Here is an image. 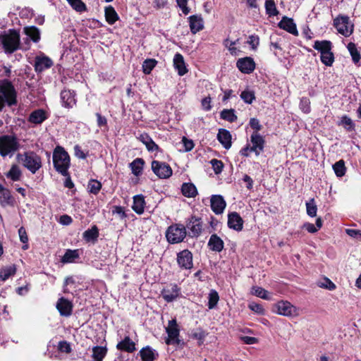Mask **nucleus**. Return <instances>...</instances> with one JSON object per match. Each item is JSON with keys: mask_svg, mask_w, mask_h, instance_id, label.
<instances>
[{"mask_svg": "<svg viewBox=\"0 0 361 361\" xmlns=\"http://www.w3.org/2000/svg\"><path fill=\"white\" fill-rule=\"evenodd\" d=\"M0 43L6 54H11L18 49H28L29 46L23 49L20 43V36L18 30L10 29L0 35Z\"/></svg>", "mask_w": 361, "mask_h": 361, "instance_id": "obj_1", "label": "nucleus"}, {"mask_svg": "<svg viewBox=\"0 0 361 361\" xmlns=\"http://www.w3.org/2000/svg\"><path fill=\"white\" fill-rule=\"evenodd\" d=\"M53 163L56 171L63 176H68L70 157L62 147L58 146L55 148L53 153Z\"/></svg>", "mask_w": 361, "mask_h": 361, "instance_id": "obj_2", "label": "nucleus"}, {"mask_svg": "<svg viewBox=\"0 0 361 361\" xmlns=\"http://www.w3.org/2000/svg\"><path fill=\"white\" fill-rule=\"evenodd\" d=\"M16 159L33 174L42 167L41 157L32 151L19 153L17 154Z\"/></svg>", "mask_w": 361, "mask_h": 361, "instance_id": "obj_3", "label": "nucleus"}, {"mask_svg": "<svg viewBox=\"0 0 361 361\" xmlns=\"http://www.w3.org/2000/svg\"><path fill=\"white\" fill-rule=\"evenodd\" d=\"M19 147L20 144L16 136L11 135L0 136V155L1 157H12Z\"/></svg>", "mask_w": 361, "mask_h": 361, "instance_id": "obj_4", "label": "nucleus"}, {"mask_svg": "<svg viewBox=\"0 0 361 361\" xmlns=\"http://www.w3.org/2000/svg\"><path fill=\"white\" fill-rule=\"evenodd\" d=\"M313 48L318 50L321 53L322 62L327 66H331L334 61V56L331 52V42L326 40L315 41Z\"/></svg>", "mask_w": 361, "mask_h": 361, "instance_id": "obj_5", "label": "nucleus"}, {"mask_svg": "<svg viewBox=\"0 0 361 361\" xmlns=\"http://www.w3.org/2000/svg\"><path fill=\"white\" fill-rule=\"evenodd\" d=\"M187 235L185 226L175 224L169 226L166 231V237L169 243L176 244L182 242Z\"/></svg>", "mask_w": 361, "mask_h": 361, "instance_id": "obj_6", "label": "nucleus"}, {"mask_svg": "<svg viewBox=\"0 0 361 361\" xmlns=\"http://www.w3.org/2000/svg\"><path fill=\"white\" fill-rule=\"evenodd\" d=\"M0 94H2L8 106H13L17 103L16 90L12 83L7 80L0 83Z\"/></svg>", "mask_w": 361, "mask_h": 361, "instance_id": "obj_7", "label": "nucleus"}, {"mask_svg": "<svg viewBox=\"0 0 361 361\" xmlns=\"http://www.w3.org/2000/svg\"><path fill=\"white\" fill-rule=\"evenodd\" d=\"M274 311L285 317H294L298 314L297 308L288 301H279L274 305Z\"/></svg>", "mask_w": 361, "mask_h": 361, "instance_id": "obj_8", "label": "nucleus"}, {"mask_svg": "<svg viewBox=\"0 0 361 361\" xmlns=\"http://www.w3.org/2000/svg\"><path fill=\"white\" fill-rule=\"evenodd\" d=\"M334 25L338 32L341 35L348 37L353 32V25L350 24L348 16H338L334 20Z\"/></svg>", "mask_w": 361, "mask_h": 361, "instance_id": "obj_9", "label": "nucleus"}, {"mask_svg": "<svg viewBox=\"0 0 361 361\" xmlns=\"http://www.w3.org/2000/svg\"><path fill=\"white\" fill-rule=\"evenodd\" d=\"M152 169L160 178H168L172 175V169L171 166L165 162L156 160L152 161Z\"/></svg>", "mask_w": 361, "mask_h": 361, "instance_id": "obj_10", "label": "nucleus"}, {"mask_svg": "<svg viewBox=\"0 0 361 361\" xmlns=\"http://www.w3.org/2000/svg\"><path fill=\"white\" fill-rule=\"evenodd\" d=\"M189 231V236L198 237L202 233V226L200 218L191 216L187 221L185 228Z\"/></svg>", "mask_w": 361, "mask_h": 361, "instance_id": "obj_11", "label": "nucleus"}, {"mask_svg": "<svg viewBox=\"0 0 361 361\" xmlns=\"http://www.w3.org/2000/svg\"><path fill=\"white\" fill-rule=\"evenodd\" d=\"M166 332L168 334L169 338L166 340V343L168 345L172 343H180V340L178 339L179 336V329L178 328V325L176 319H172L169 322V325L166 327Z\"/></svg>", "mask_w": 361, "mask_h": 361, "instance_id": "obj_12", "label": "nucleus"}, {"mask_svg": "<svg viewBox=\"0 0 361 361\" xmlns=\"http://www.w3.org/2000/svg\"><path fill=\"white\" fill-rule=\"evenodd\" d=\"M252 143L250 151L255 153L257 156L263 151L264 147V139L257 132H253L250 136Z\"/></svg>", "mask_w": 361, "mask_h": 361, "instance_id": "obj_13", "label": "nucleus"}, {"mask_svg": "<svg viewBox=\"0 0 361 361\" xmlns=\"http://www.w3.org/2000/svg\"><path fill=\"white\" fill-rule=\"evenodd\" d=\"M177 262L180 268L190 269L192 267V255L188 250H184L177 255Z\"/></svg>", "mask_w": 361, "mask_h": 361, "instance_id": "obj_14", "label": "nucleus"}, {"mask_svg": "<svg viewBox=\"0 0 361 361\" xmlns=\"http://www.w3.org/2000/svg\"><path fill=\"white\" fill-rule=\"evenodd\" d=\"M236 66L242 73L250 74L255 70V63L251 57H245L237 61Z\"/></svg>", "mask_w": 361, "mask_h": 361, "instance_id": "obj_15", "label": "nucleus"}, {"mask_svg": "<svg viewBox=\"0 0 361 361\" xmlns=\"http://www.w3.org/2000/svg\"><path fill=\"white\" fill-rule=\"evenodd\" d=\"M211 208L216 214H221L226 206V203L221 195H214L211 197Z\"/></svg>", "mask_w": 361, "mask_h": 361, "instance_id": "obj_16", "label": "nucleus"}, {"mask_svg": "<svg viewBox=\"0 0 361 361\" xmlns=\"http://www.w3.org/2000/svg\"><path fill=\"white\" fill-rule=\"evenodd\" d=\"M56 307L61 316L69 317L72 314L73 304L64 298L58 300Z\"/></svg>", "mask_w": 361, "mask_h": 361, "instance_id": "obj_17", "label": "nucleus"}, {"mask_svg": "<svg viewBox=\"0 0 361 361\" xmlns=\"http://www.w3.org/2000/svg\"><path fill=\"white\" fill-rule=\"evenodd\" d=\"M180 288L177 285H171L161 291L163 298L168 302H171L178 298Z\"/></svg>", "mask_w": 361, "mask_h": 361, "instance_id": "obj_18", "label": "nucleus"}, {"mask_svg": "<svg viewBox=\"0 0 361 361\" xmlns=\"http://www.w3.org/2000/svg\"><path fill=\"white\" fill-rule=\"evenodd\" d=\"M48 118L47 112L42 109H38L30 114L28 121L35 125H39Z\"/></svg>", "mask_w": 361, "mask_h": 361, "instance_id": "obj_19", "label": "nucleus"}, {"mask_svg": "<svg viewBox=\"0 0 361 361\" xmlns=\"http://www.w3.org/2000/svg\"><path fill=\"white\" fill-rule=\"evenodd\" d=\"M279 27L295 36L298 35L296 25L292 18L286 16L283 17L279 23Z\"/></svg>", "mask_w": 361, "mask_h": 361, "instance_id": "obj_20", "label": "nucleus"}, {"mask_svg": "<svg viewBox=\"0 0 361 361\" xmlns=\"http://www.w3.org/2000/svg\"><path fill=\"white\" fill-rule=\"evenodd\" d=\"M243 220L237 212H232L228 216V226L235 231L243 229Z\"/></svg>", "mask_w": 361, "mask_h": 361, "instance_id": "obj_21", "label": "nucleus"}, {"mask_svg": "<svg viewBox=\"0 0 361 361\" xmlns=\"http://www.w3.org/2000/svg\"><path fill=\"white\" fill-rule=\"evenodd\" d=\"M207 246L209 250L216 252H220L224 247V243L216 234H212L209 239Z\"/></svg>", "mask_w": 361, "mask_h": 361, "instance_id": "obj_22", "label": "nucleus"}, {"mask_svg": "<svg viewBox=\"0 0 361 361\" xmlns=\"http://www.w3.org/2000/svg\"><path fill=\"white\" fill-rule=\"evenodd\" d=\"M53 65L52 61L47 56H37L35 61V70L40 73L49 68Z\"/></svg>", "mask_w": 361, "mask_h": 361, "instance_id": "obj_23", "label": "nucleus"}, {"mask_svg": "<svg viewBox=\"0 0 361 361\" xmlns=\"http://www.w3.org/2000/svg\"><path fill=\"white\" fill-rule=\"evenodd\" d=\"M190 28L193 34H196L204 28V22L201 16L193 15L189 17Z\"/></svg>", "mask_w": 361, "mask_h": 361, "instance_id": "obj_24", "label": "nucleus"}, {"mask_svg": "<svg viewBox=\"0 0 361 361\" xmlns=\"http://www.w3.org/2000/svg\"><path fill=\"white\" fill-rule=\"evenodd\" d=\"M217 139L224 148L227 149L231 148V135L228 130L223 128L219 129L217 134Z\"/></svg>", "mask_w": 361, "mask_h": 361, "instance_id": "obj_25", "label": "nucleus"}, {"mask_svg": "<svg viewBox=\"0 0 361 361\" xmlns=\"http://www.w3.org/2000/svg\"><path fill=\"white\" fill-rule=\"evenodd\" d=\"M14 199L11 196L10 191L0 184V204L3 207L13 205Z\"/></svg>", "mask_w": 361, "mask_h": 361, "instance_id": "obj_26", "label": "nucleus"}, {"mask_svg": "<svg viewBox=\"0 0 361 361\" xmlns=\"http://www.w3.org/2000/svg\"><path fill=\"white\" fill-rule=\"evenodd\" d=\"M173 66L178 71V75L182 76L188 73L183 56L177 53L173 58Z\"/></svg>", "mask_w": 361, "mask_h": 361, "instance_id": "obj_27", "label": "nucleus"}, {"mask_svg": "<svg viewBox=\"0 0 361 361\" xmlns=\"http://www.w3.org/2000/svg\"><path fill=\"white\" fill-rule=\"evenodd\" d=\"M116 347L118 350L128 353H132L135 350V343L128 336H126L123 341L119 342Z\"/></svg>", "mask_w": 361, "mask_h": 361, "instance_id": "obj_28", "label": "nucleus"}, {"mask_svg": "<svg viewBox=\"0 0 361 361\" xmlns=\"http://www.w3.org/2000/svg\"><path fill=\"white\" fill-rule=\"evenodd\" d=\"M140 354L142 361H154L158 357V353L149 346L143 348Z\"/></svg>", "mask_w": 361, "mask_h": 361, "instance_id": "obj_29", "label": "nucleus"}, {"mask_svg": "<svg viewBox=\"0 0 361 361\" xmlns=\"http://www.w3.org/2000/svg\"><path fill=\"white\" fill-rule=\"evenodd\" d=\"M61 98L63 106L66 108L72 107L75 104L74 94L71 90H63L61 93Z\"/></svg>", "mask_w": 361, "mask_h": 361, "instance_id": "obj_30", "label": "nucleus"}, {"mask_svg": "<svg viewBox=\"0 0 361 361\" xmlns=\"http://www.w3.org/2000/svg\"><path fill=\"white\" fill-rule=\"evenodd\" d=\"M145 204V202L144 197L141 195H135L133 197V204L132 206V209L137 214H141L144 212Z\"/></svg>", "mask_w": 361, "mask_h": 361, "instance_id": "obj_31", "label": "nucleus"}, {"mask_svg": "<svg viewBox=\"0 0 361 361\" xmlns=\"http://www.w3.org/2000/svg\"><path fill=\"white\" fill-rule=\"evenodd\" d=\"M181 191L183 195L187 197H195L197 195V190L195 185L191 183H185L182 185Z\"/></svg>", "mask_w": 361, "mask_h": 361, "instance_id": "obj_32", "label": "nucleus"}, {"mask_svg": "<svg viewBox=\"0 0 361 361\" xmlns=\"http://www.w3.org/2000/svg\"><path fill=\"white\" fill-rule=\"evenodd\" d=\"M24 33L34 42H38L40 39V32L38 28L35 26L25 27Z\"/></svg>", "mask_w": 361, "mask_h": 361, "instance_id": "obj_33", "label": "nucleus"}, {"mask_svg": "<svg viewBox=\"0 0 361 361\" xmlns=\"http://www.w3.org/2000/svg\"><path fill=\"white\" fill-rule=\"evenodd\" d=\"M139 140L146 146L149 151L152 152L159 149V146L146 133L141 134L139 137Z\"/></svg>", "mask_w": 361, "mask_h": 361, "instance_id": "obj_34", "label": "nucleus"}, {"mask_svg": "<svg viewBox=\"0 0 361 361\" xmlns=\"http://www.w3.org/2000/svg\"><path fill=\"white\" fill-rule=\"evenodd\" d=\"M6 176L13 181H18L22 176V171L16 164H13L10 170L6 173Z\"/></svg>", "mask_w": 361, "mask_h": 361, "instance_id": "obj_35", "label": "nucleus"}, {"mask_svg": "<svg viewBox=\"0 0 361 361\" xmlns=\"http://www.w3.org/2000/svg\"><path fill=\"white\" fill-rule=\"evenodd\" d=\"M144 160L141 158H137L130 164L132 173L136 176H140L143 170Z\"/></svg>", "mask_w": 361, "mask_h": 361, "instance_id": "obj_36", "label": "nucleus"}, {"mask_svg": "<svg viewBox=\"0 0 361 361\" xmlns=\"http://www.w3.org/2000/svg\"><path fill=\"white\" fill-rule=\"evenodd\" d=\"M105 18L110 25H113L118 19V14L111 6L105 8Z\"/></svg>", "mask_w": 361, "mask_h": 361, "instance_id": "obj_37", "label": "nucleus"}, {"mask_svg": "<svg viewBox=\"0 0 361 361\" xmlns=\"http://www.w3.org/2000/svg\"><path fill=\"white\" fill-rule=\"evenodd\" d=\"M107 350L105 347L94 346L92 348V359L93 361H102L103 358L106 355Z\"/></svg>", "mask_w": 361, "mask_h": 361, "instance_id": "obj_38", "label": "nucleus"}, {"mask_svg": "<svg viewBox=\"0 0 361 361\" xmlns=\"http://www.w3.org/2000/svg\"><path fill=\"white\" fill-rule=\"evenodd\" d=\"M16 272V267L15 265L3 267L0 269V279L6 281L10 276L14 275Z\"/></svg>", "mask_w": 361, "mask_h": 361, "instance_id": "obj_39", "label": "nucleus"}, {"mask_svg": "<svg viewBox=\"0 0 361 361\" xmlns=\"http://www.w3.org/2000/svg\"><path fill=\"white\" fill-rule=\"evenodd\" d=\"M99 236V230L96 226L87 229L83 233V238L86 241H94Z\"/></svg>", "mask_w": 361, "mask_h": 361, "instance_id": "obj_40", "label": "nucleus"}, {"mask_svg": "<svg viewBox=\"0 0 361 361\" xmlns=\"http://www.w3.org/2000/svg\"><path fill=\"white\" fill-rule=\"evenodd\" d=\"M266 13L269 16H276L279 14L274 0H267L265 2Z\"/></svg>", "mask_w": 361, "mask_h": 361, "instance_id": "obj_41", "label": "nucleus"}, {"mask_svg": "<svg viewBox=\"0 0 361 361\" xmlns=\"http://www.w3.org/2000/svg\"><path fill=\"white\" fill-rule=\"evenodd\" d=\"M79 257L78 250H68L62 257L63 263H70Z\"/></svg>", "mask_w": 361, "mask_h": 361, "instance_id": "obj_42", "label": "nucleus"}, {"mask_svg": "<svg viewBox=\"0 0 361 361\" xmlns=\"http://www.w3.org/2000/svg\"><path fill=\"white\" fill-rule=\"evenodd\" d=\"M251 293H252V294H253L260 298H262L264 300H270V297H269L268 291L261 287L253 286L252 288Z\"/></svg>", "mask_w": 361, "mask_h": 361, "instance_id": "obj_43", "label": "nucleus"}, {"mask_svg": "<svg viewBox=\"0 0 361 361\" xmlns=\"http://www.w3.org/2000/svg\"><path fill=\"white\" fill-rule=\"evenodd\" d=\"M221 118L229 122H234L237 120V116L233 109H224L221 112Z\"/></svg>", "mask_w": 361, "mask_h": 361, "instance_id": "obj_44", "label": "nucleus"}, {"mask_svg": "<svg viewBox=\"0 0 361 361\" xmlns=\"http://www.w3.org/2000/svg\"><path fill=\"white\" fill-rule=\"evenodd\" d=\"M348 49L352 56L354 63H357L360 59V54L357 51L356 46L354 43H349L348 44Z\"/></svg>", "mask_w": 361, "mask_h": 361, "instance_id": "obj_45", "label": "nucleus"}, {"mask_svg": "<svg viewBox=\"0 0 361 361\" xmlns=\"http://www.w3.org/2000/svg\"><path fill=\"white\" fill-rule=\"evenodd\" d=\"M334 172L336 175L338 177H341L345 175V166L344 161L343 160H340L334 164L333 166Z\"/></svg>", "mask_w": 361, "mask_h": 361, "instance_id": "obj_46", "label": "nucleus"}, {"mask_svg": "<svg viewBox=\"0 0 361 361\" xmlns=\"http://www.w3.org/2000/svg\"><path fill=\"white\" fill-rule=\"evenodd\" d=\"M307 214L311 217L317 216V207L315 204L314 200L312 198L309 202H306Z\"/></svg>", "mask_w": 361, "mask_h": 361, "instance_id": "obj_47", "label": "nucleus"}, {"mask_svg": "<svg viewBox=\"0 0 361 361\" xmlns=\"http://www.w3.org/2000/svg\"><path fill=\"white\" fill-rule=\"evenodd\" d=\"M157 61L155 59H146L142 64V70L145 74H149L152 69L157 65Z\"/></svg>", "mask_w": 361, "mask_h": 361, "instance_id": "obj_48", "label": "nucleus"}, {"mask_svg": "<svg viewBox=\"0 0 361 361\" xmlns=\"http://www.w3.org/2000/svg\"><path fill=\"white\" fill-rule=\"evenodd\" d=\"M219 300V297L218 293L214 290H212L209 294V309H213L216 305Z\"/></svg>", "mask_w": 361, "mask_h": 361, "instance_id": "obj_49", "label": "nucleus"}, {"mask_svg": "<svg viewBox=\"0 0 361 361\" xmlns=\"http://www.w3.org/2000/svg\"><path fill=\"white\" fill-rule=\"evenodd\" d=\"M240 98L247 104H252L255 99V92L252 90H244L240 94Z\"/></svg>", "mask_w": 361, "mask_h": 361, "instance_id": "obj_50", "label": "nucleus"}, {"mask_svg": "<svg viewBox=\"0 0 361 361\" xmlns=\"http://www.w3.org/2000/svg\"><path fill=\"white\" fill-rule=\"evenodd\" d=\"M73 9L82 12L86 10L85 4L81 0H67Z\"/></svg>", "mask_w": 361, "mask_h": 361, "instance_id": "obj_51", "label": "nucleus"}, {"mask_svg": "<svg viewBox=\"0 0 361 361\" xmlns=\"http://www.w3.org/2000/svg\"><path fill=\"white\" fill-rule=\"evenodd\" d=\"M88 190L91 193L97 194L102 188L100 182L96 180H91L88 183Z\"/></svg>", "mask_w": 361, "mask_h": 361, "instance_id": "obj_52", "label": "nucleus"}, {"mask_svg": "<svg viewBox=\"0 0 361 361\" xmlns=\"http://www.w3.org/2000/svg\"><path fill=\"white\" fill-rule=\"evenodd\" d=\"M238 42V39H237L236 41L232 42V41H230L228 39H226L224 41V45L226 48H228V51H230V53L232 55H235L237 54L238 49L235 47V45L237 44Z\"/></svg>", "mask_w": 361, "mask_h": 361, "instance_id": "obj_53", "label": "nucleus"}, {"mask_svg": "<svg viewBox=\"0 0 361 361\" xmlns=\"http://www.w3.org/2000/svg\"><path fill=\"white\" fill-rule=\"evenodd\" d=\"M205 336H206L205 332L201 329H197L191 333V337L192 338L198 340L200 341L199 342L200 345L203 343V341H204Z\"/></svg>", "mask_w": 361, "mask_h": 361, "instance_id": "obj_54", "label": "nucleus"}, {"mask_svg": "<svg viewBox=\"0 0 361 361\" xmlns=\"http://www.w3.org/2000/svg\"><path fill=\"white\" fill-rule=\"evenodd\" d=\"M215 173H220L223 169V163L221 161L213 159L210 161Z\"/></svg>", "mask_w": 361, "mask_h": 361, "instance_id": "obj_55", "label": "nucleus"}, {"mask_svg": "<svg viewBox=\"0 0 361 361\" xmlns=\"http://www.w3.org/2000/svg\"><path fill=\"white\" fill-rule=\"evenodd\" d=\"M318 286L329 290H333L336 288V285L327 278H325L323 282H319Z\"/></svg>", "mask_w": 361, "mask_h": 361, "instance_id": "obj_56", "label": "nucleus"}, {"mask_svg": "<svg viewBox=\"0 0 361 361\" xmlns=\"http://www.w3.org/2000/svg\"><path fill=\"white\" fill-rule=\"evenodd\" d=\"M300 106L302 111L305 113L310 111V101L307 97H302L300 100Z\"/></svg>", "mask_w": 361, "mask_h": 361, "instance_id": "obj_57", "label": "nucleus"}, {"mask_svg": "<svg viewBox=\"0 0 361 361\" xmlns=\"http://www.w3.org/2000/svg\"><path fill=\"white\" fill-rule=\"evenodd\" d=\"M247 43L251 46L252 49L255 50L259 44V38L257 35H250L249 36Z\"/></svg>", "mask_w": 361, "mask_h": 361, "instance_id": "obj_58", "label": "nucleus"}, {"mask_svg": "<svg viewBox=\"0 0 361 361\" xmlns=\"http://www.w3.org/2000/svg\"><path fill=\"white\" fill-rule=\"evenodd\" d=\"M249 308L254 311L255 312L257 313V314H264V308L262 307V305L257 304V303H255V302H252L249 305Z\"/></svg>", "mask_w": 361, "mask_h": 361, "instance_id": "obj_59", "label": "nucleus"}, {"mask_svg": "<svg viewBox=\"0 0 361 361\" xmlns=\"http://www.w3.org/2000/svg\"><path fill=\"white\" fill-rule=\"evenodd\" d=\"M59 349L60 351L66 353H69L71 351V348L66 341H60L59 343Z\"/></svg>", "mask_w": 361, "mask_h": 361, "instance_id": "obj_60", "label": "nucleus"}, {"mask_svg": "<svg viewBox=\"0 0 361 361\" xmlns=\"http://www.w3.org/2000/svg\"><path fill=\"white\" fill-rule=\"evenodd\" d=\"M182 141H183L185 152H190L194 147V143L192 140H188L185 137H183Z\"/></svg>", "mask_w": 361, "mask_h": 361, "instance_id": "obj_61", "label": "nucleus"}, {"mask_svg": "<svg viewBox=\"0 0 361 361\" xmlns=\"http://www.w3.org/2000/svg\"><path fill=\"white\" fill-rule=\"evenodd\" d=\"M178 6L181 8L183 13L187 15L190 12V9L187 6V0H176Z\"/></svg>", "mask_w": 361, "mask_h": 361, "instance_id": "obj_62", "label": "nucleus"}, {"mask_svg": "<svg viewBox=\"0 0 361 361\" xmlns=\"http://www.w3.org/2000/svg\"><path fill=\"white\" fill-rule=\"evenodd\" d=\"M250 127L254 129L255 131V132H257L259 130H261L262 128V126L261 124L259 123V121L258 119L255 118H252L250 120Z\"/></svg>", "mask_w": 361, "mask_h": 361, "instance_id": "obj_63", "label": "nucleus"}, {"mask_svg": "<svg viewBox=\"0 0 361 361\" xmlns=\"http://www.w3.org/2000/svg\"><path fill=\"white\" fill-rule=\"evenodd\" d=\"M18 235L20 240L23 243H27L28 237L24 227H20L18 229Z\"/></svg>", "mask_w": 361, "mask_h": 361, "instance_id": "obj_64", "label": "nucleus"}]
</instances>
